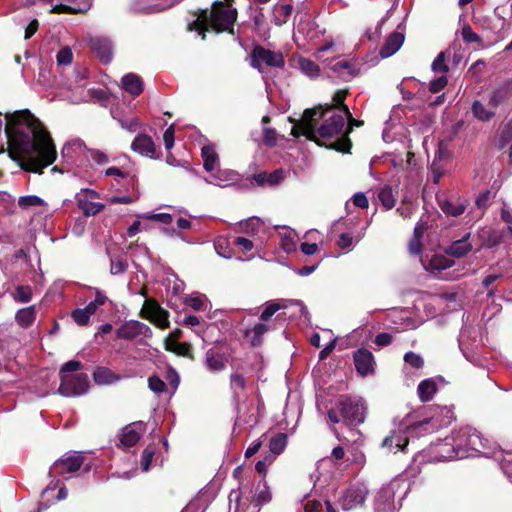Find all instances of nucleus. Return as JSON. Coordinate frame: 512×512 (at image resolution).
<instances>
[{"label":"nucleus","instance_id":"7ed1b4c3","mask_svg":"<svg viewBox=\"0 0 512 512\" xmlns=\"http://www.w3.org/2000/svg\"><path fill=\"white\" fill-rule=\"evenodd\" d=\"M324 117V113L318 108L307 109L303 114V121L296 125L292 134L294 136L304 135L309 140L316 141L331 139L342 134L345 126V117L342 113H333L329 118L325 119L323 124L315 127V121Z\"/></svg>","mask_w":512,"mask_h":512},{"label":"nucleus","instance_id":"1a4fd4ad","mask_svg":"<svg viewBox=\"0 0 512 512\" xmlns=\"http://www.w3.org/2000/svg\"><path fill=\"white\" fill-rule=\"evenodd\" d=\"M97 198H99V194L92 189H82L75 196L78 208L85 216L96 215L105 208L104 204L93 201Z\"/></svg>","mask_w":512,"mask_h":512},{"label":"nucleus","instance_id":"c9c22d12","mask_svg":"<svg viewBox=\"0 0 512 512\" xmlns=\"http://www.w3.org/2000/svg\"><path fill=\"white\" fill-rule=\"evenodd\" d=\"M378 199L386 210L394 207L396 198L390 186H383L378 191Z\"/></svg>","mask_w":512,"mask_h":512},{"label":"nucleus","instance_id":"a211bd4d","mask_svg":"<svg viewBox=\"0 0 512 512\" xmlns=\"http://www.w3.org/2000/svg\"><path fill=\"white\" fill-rule=\"evenodd\" d=\"M438 205L448 216L457 217L464 213L468 206V201L461 198H438Z\"/></svg>","mask_w":512,"mask_h":512},{"label":"nucleus","instance_id":"e2e57ef3","mask_svg":"<svg viewBox=\"0 0 512 512\" xmlns=\"http://www.w3.org/2000/svg\"><path fill=\"white\" fill-rule=\"evenodd\" d=\"M271 500V493L268 487L265 486L254 498V503L257 506L268 503Z\"/></svg>","mask_w":512,"mask_h":512},{"label":"nucleus","instance_id":"f8f14e48","mask_svg":"<svg viewBox=\"0 0 512 512\" xmlns=\"http://www.w3.org/2000/svg\"><path fill=\"white\" fill-rule=\"evenodd\" d=\"M368 489L364 485L349 487L341 498L344 510H351L362 505L367 497Z\"/></svg>","mask_w":512,"mask_h":512},{"label":"nucleus","instance_id":"f3484780","mask_svg":"<svg viewBox=\"0 0 512 512\" xmlns=\"http://www.w3.org/2000/svg\"><path fill=\"white\" fill-rule=\"evenodd\" d=\"M131 149L145 157L158 158L159 153L151 137L145 134H140L135 137L131 144Z\"/></svg>","mask_w":512,"mask_h":512},{"label":"nucleus","instance_id":"dca6fc26","mask_svg":"<svg viewBox=\"0 0 512 512\" xmlns=\"http://www.w3.org/2000/svg\"><path fill=\"white\" fill-rule=\"evenodd\" d=\"M354 364L357 372L362 376H367L374 371V356L372 352L367 349H358L354 353Z\"/></svg>","mask_w":512,"mask_h":512},{"label":"nucleus","instance_id":"a18cd8bd","mask_svg":"<svg viewBox=\"0 0 512 512\" xmlns=\"http://www.w3.org/2000/svg\"><path fill=\"white\" fill-rule=\"evenodd\" d=\"M432 71L444 75L449 68L446 64V52H440L431 65Z\"/></svg>","mask_w":512,"mask_h":512},{"label":"nucleus","instance_id":"bf43d9fd","mask_svg":"<svg viewBox=\"0 0 512 512\" xmlns=\"http://www.w3.org/2000/svg\"><path fill=\"white\" fill-rule=\"evenodd\" d=\"M461 35L466 43H476L480 41V37L468 25L462 28Z\"/></svg>","mask_w":512,"mask_h":512},{"label":"nucleus","instance_id":"6e6d98bb","mask_svg":"<svg viewBox=\"0 0 512 512\" xmlns=\"http://www.w3.org/2000/svg\"><path fill=\"white\" fill-rule=\"evenodd\" d=\"M148 386L153 392L157 394L164 392L166 389L165 382L161 380L158 376L149 377Z\"/></svg>","mask_w":512,"mask_h":512},{"label":"nucleus","instance_id":"473e14b6","mask_svg":"<svg viewBox=\"0 0 512 512\" xmlns=\"http://www.w3.org/2000/svg\"><path fill=\"white\" fill-rule=\"evenodd\" d=\"M202 158L206 171H213L218 164V155L212 145H206L202 148Z\"/></svg>","mask_w":512,"mask_h":512},{"label":"nucleus","instance_id":"4d7b16f0","mask_svg":"<svg viewBox=\"0 0 512 512\" xmlns=\"http://www.w3.org/2000/svg\"><path fill=\"white\" fill-rule=\"evenodd\" d=\"M73 53L69 47L62 48L57 53V63L59 65H68L72 62Z\"/></svg>","mask_w":512,"mask_h":512},{"label":"nucleus","instance_id":"b1692460","mask_svg":"<svg viewBox=\"0 0 512 512\" xmlns=\"http://www.w3.org/2000/svg\"><path fill=\"white\" fill-rule=\"evenodd\" d=\"M394 492L390 487H383L376 496V512L390 510L393 505Z\"/></svg>","mask_w":512,"mask_h":512},{"label":"nucleus","instance_id":"e433bc0d","mask_svg":"<svg viewBox=\"0 0 512 512\" xmlns=\"http://www.w3.org/2000/svg\"><path fill=\"white\" fill-rule=\"evenodd\" d=\"M508 97V91L505 87H499L495 89L489 96L488 107L496 112V109L501 105Z\"/></svg>","mask_w":512,"mask_h":512},{"label":"nucleus","instance_id":"4be33fe9","mask_svg":"<svg viewBox=\"0 0 512 512\" xmlns=\"http://www.w3.org/2000/svg\"><path fill=\"white\" fill-rule=\"evenodd\" d=\"M403 42H404V34H402L400 32L391 33L387 37L385 43L383 44V46L380 49V52H379L380 56L382 58H387V57L392 56L400 49Z\"/></svg>","mask_w":512,"mask_h":512},{"label":"nucleus","instance_id":"6ab92c4d","mask_svg":"<svg viewBox=\"0 0 512 512\" xmlns=\"http://www.w3.org/2000/svg\"><path fill=\"white\" fill-rule=\"evenodd\" d=\"M90 47L103 63H109L112 60V43L109 39L93 37L90 39Z\"/></svg>","mask_w":512,"mask_h":512},{"label":"nucleus","instance_id":"5701e85b","mask_svg":"<svg viewBox=\"0 0 512 512\" xmlns=\"http://www.w3.org/2000/svg\"><path fill=\"white\" fill-rule=\"evenodd\" d=\"M142 425L140 423H134L126 426L121 434V444L125 447H131L135 445L141 436Z\"/></svg>","mask_w":512,"mask_h":512},{"label":"nucleus","instance_id":"09e8293b","mask_svg":"<svg viewBox=\"0 0 512 512\" xmlns=\"http://www.w3.org/2000/svg\"><path fill=\"white\" fill-rule=\"evenodd\" d=\"M81 368V362L75 360L68 361L60 370L61 381H63V376H74L75 374L72 373L81 370Z\"/></svg>","mask_w":512,"mask_h":512},{"label":"nucleus","instance_id":"c03bdc74","mask_svg":"<svg viewBox=\"0 0 512 512\" xmlns=\"http://www.w3.org/2000/svg\"><path fill=\"white\" fill-rule=\"evenodd\" d=\"M404 362L406 365L414 369H421L424 365L423 357L420 354L411 351L405 353Z\"/></svg>","mask_w":512,"mask_h":512},{"label":"nucleus","instance_id":"f704fd0d","mask_svg":"<svg viewBox=\"0 0 512 512\" xmlns=\"http://www.w3.org/2000/svg\"><path fill=\"white\" fill-rule=\"evenodd\" d=\"M236 180V174L232 171H218L213 174L209 179H206V182L209 184H214L218 186H226L230 182Z\"/></svg>","mask_w":512,"mask_h":512},{"label":"nucleus","instance_id":"864d4df0","mask_svg":"<svg viewBox=\"0 0 512 512\" xmlns=\"http://www.w3.org/2000/svg\"><path fill=\"white\" fill-rule=\"evenodd\" d=\"M71 316L73 320L80 326L87 325L91 317L83 308L75 309Z\"/></svg>","mask_w":512,"mask_h":512},{"label":"nucleus","instance_id":"5fc2aeb1","mask_svg":"<svg viewBox=\"0 0 512 512\" xmlns=\"http://www.w3.org/2000/svg\"><path fill=\"white\" fill-rule=\"evenodd\" d=\"M448 83V79L445 75H441L440 77H437L430 81L429 83V91L432 93H438L442 89L446 87Z\"/></svg>","mask_w":512,"mask_h":512},{"label":"nucleus","instance_id":"13d9d810","mask_svg":"<svg viewBox=\"0 0 512 512\" xmlns=\"http://www.w3.org/2000/svg\"><path fill=\"white\" fill-rule=\"evenodd\" d=\"M155 451L154 449L148 447L146 448L141 456V467L143 471H148L153 460Z\"/></svg>","mask_w":512,"mask_h":512},{"label":"nucleus","instance_id":"412c9836","mask_svg":"<svg viewBox=\"0 0 512 512\" xmlns=\"http://www.w3.org/2000/svg\"><path fill=\"white\" fill-rule=\"evenodd\" d=\"M478 238L482 246L493 248L503 242L504 231L493 228H481L478 231Z\"/></svg>","mask_w":512,"mask_h":512},{"label":"nucleus","instance_id":"79ce46f5","mask_svg":"<svg viewBox=\"0 0 512 512\" xmlns=\"http://www.w3.org/2000/svg\"><path fill=\"white\" fill-rule=\"evenodd\" d=\"M347 94H348V90H346V89L338 90L333 96V101H334L335 105L339 108V110H340L339 113H342L345 116L350 117V111H349L348 107L344 104V100H345Z\"/></svg>","mask_w":512,"mask_h":512},{"label":"nucleus","instance_id":"8fccbe9b","mask_svg":"<svg viewBox=\"0 0 512 512\" xmlns=\"http://www.w3.org/2000/svg\"><path fill=\"white\" fill-rule=\"evenodd\" d=\"M284 306L280 305L277 302H268L266 303L265 309L260 315V320L263 322H268L270 318L281 308Z\"/></svg>","mask_w":512,"mask_h":512},{"label":"nucleus","instance_id":"393cba45","mask_svg":"<svg viewBox=\"0 0 512 512\" xmlns=\"http://www.w3.org/2000/svg\"><path fill=\"white\" fill-rule=\"evenodd\" d=\"M262 225V220L258 217L253 216L246 220L238 222L236 224L235 231L238 233H245L247 235L253 236L259 232Z\"/></svg>","mask_w":512,"mask_h":512},{"label":"nucleus","instance_id":"a19ab883","mask_svg":"<svg viewBox=\"0 0 512 512\" xmlns=\"http://www.w3.org/2000/svg\"><path fill=\"white\" fill-rule=\"evenodd\" d=\"M451 266V260L443 256H434L428 265L424 264L426 269L431 270H443Z\"/></svg>","mask_w":512,"mask_h":512},{"label":"nucleus","instance_id":"2f4dec72","mask_svg":"<svg viewBox=\"0 0 512 512\" xmlns=\"http://www.w3.org/2000/svg\"><path fill=\"white\" fill-rule=\"evenodd\" d=\"M293 11L290 3L276 4L273 8L274 22L276 25H282L288 21Z\"/></svg>","mask_w":512,"mask_h":512},{"label":"nucleus","instance_id":"7c9ffc66","mask_svg":"<svg viewBox=\"0 0 512 512\" xmlns=\"http://www.w3.org/2000/svg\"><path fill=\"white\" fill-rule=\"evenodd\" d=\"M93 379L98 385H109L116 382L119 377L106 367H98L93 372Z\"/></svg>","mask_w":512,"mask_h":512},{"label":"nucleus","instance_id":"72a5a7b5","mask_svg":"<svg viewBox=\"0 0 512 512\" xmlns=\"http://www.w3.org/2000/svg\"><path fill=\"white\" fill-rule=\"evenodd\" d=\"M472 113L480 121H489L495 116V111L491 110L488 105L476 100L472 104Z\"/></svg>","mask_w":512,"mask_h":512},{"label":"nucleus","instance_id":"69168bd1","mask_svg":"<svg viewBox=\"0 0 512 512\" xmlns=\"http://www.w3.org/2000/svg\"><path fill=\"white\" fill-rule=\"evenodd\" d=\"M174 125L169 126L163 135V141L167 150H170L174 145Z\"/></svg>","mask_w":512,"mask_h":512},{"label":"nucleus","instance_id":"0e129e2a","mask_svg":"<svg viewBox=\"0 0 512 512\" xmlns=\"http://www.w3.org/2000/svg\"><path fill=\"white\" fill-rule=\"evenodd\" d=\"M146 219L161 222L164 224H170L173 221L172 215L168 213H156L145 216Z\"/></svg>","mask_w":512,"mask_h":512},{"label":"nucleus","instance_id":"49530a36","mask_svg":"<svg viewBox=\"0 0 512 512\" xmlns=\"http://www.w3.org/2000/svg\"><path fill=\"white\" fill-rule=\"evenodd\" d=\"M32 290L29 286H18L13 293V298L21 303H27L31 300Z\"/></svg>","mask_w":512,"mask_h":512},{"label":"nucleus","instance_id":"603ef678","mask_svg":"<svg viewBox=\"0 0 512 512\" xmlns=\"http://www.w3.org/2000/svg\"><path fill=\"white\" fill-rule=\"evenodd\" d=\"M230 385L235 393L243 391L246 388V380L243 375L232 373L230 376Z\"/></svg>","mask_w":512,"mask_h":512},{"label":"nucleus","instance_id":"680f3d73","mask_svg":"<svg viewBox=\"0 0 512 512\" xmlns=\"http://www.w3.org/2000/svg\"><path fill=\"white\" fill-rule=\"evenodd\" d=\"M127 269V262L123 259L117 258L111 260V273L118 275Z\"/></svg>","mask_w":512,"mask_h":512},{"label":"nucleus","instance_id":"58836bf2","mask_svg":"<svg viewBox=\"0 0 512 512\" xmlns=\"http://www.w3.org/2000/svg\"><path fill=\"white\" fill-rule=\"evenodd\" d=\"M287 445V436L284 433H278L271 438L269 443L270 451L275 454H281Z\"/></svg>","mask_w":512,"mask_h":512},{"label":"nucleus","instance_id":"9d476101","mask_svg":"<svg viewBox=\"0 0 512 512\" xmlns=\"http://www.w3.org/2000/svg\"><path fill=\"white\" fill-rule=\"evenodd\" d=\"M141 314L144 318L148 319L161 329H166L169 327V313L164 310L155 300L147 299L141 310Z\"/></svg>","mask_w":512,"mask_h":512},{"label":"nucleus","instance_id":"9b49d317","mask_svg":"<svg viewBox=\"0 0 512 512\" xmlns=\"http://www.w3.org/2000/svg\"><path fill=\"white\" fill-rule=\"evenodd\" d=\"M152 330L146 324L131 320L121 325L117 331L116 336L119 339L133 340L138 336L151 337Z\"/></svg>","mask_w":512,"mask_h":512},{"label":"nucleus","instance_id":"c85d7f7f","mask_svg":"<svg viewBox=\"0 0 512 512\" xmlns=\"http://www.w3.org/2000/svg\"><path fill=\"white\" fill-rule=\"evenodd\" d=\"M437 391L436 382L432 379L421 381L417 387V393L421 402L430 401Z\"/></svg>","mask_w":512,"mask_h":512},{"label":"nucleus","instance_id":"2eb2a0df","mask_svg":"<svg viewBox=\"0 0 512 512\" xmlns=\"http://www.w3.org/2000/svg\"><path fill=\"white\" fill-rule=\"evenodd\" d=\"M328 66L336 77L345 81L351 80L359 72L355 62L346 59L332 60Z\"/></svg>","mask_w":512,"mask_h":512},{"label":"nucleus","instance_id":"aec40b11","mask_svg":"<svg viewBox=\"0 0 512 512\" xmlns=\"http://www.w3.org/2000/svg\"><path fill=\"white\" fill-rule=\"evenodd\" d=\"M227 357L218 348L212 347L205 354V364L209 371L220 372L226 368Z\"/></svg>","mask_w":512,"mask_h":512},{"label":"nucleus","instance_id":"f03ea898","mask_svg":"<svg viewBox=\"0 0 512 512\" xmlns=\"http://www.w3.org/2000/svg\"><path fill=\"white\" fill-rule=\"evenodd\" d=\"M493 451V444L470 426L460 428L451 438H446L439 447L442 460L462 459L477 455L488 457Z\"/></svg>","mask_w":512,"mask_h":512},{"label":"nucleus","instance_id":"a878e982","mask_svg":"<svg viewBox=\"0 0 512 512\" xmlns=\"http://www.w3.org/2000/svg\"><path fill=\"white\" fill-rule=\"evenodd\" d=\"M408 444V438L401 432H392L389 436L385 437L382 442V447H386L394 452L403 450Z\"/></svg>","mask_w":512,"mask_h":512},{"label":"nucleus","instance_id":"37998d69","mask_svg":"<svg viewBox=\"0 0 512 512\" xmlns=\"http://www.w3.org/2000/svg\"><path fill=\"white\" fill-rule=\"evenodd\" d=\"M44 204V201L35 195H27L21 196L18 200V205L22 209H28L30 207L41 206Z\"/></svg>","mask_w":512,"mask_h":512},{"label":"nucleus","instance_id":"6e6552de","mask_svg":"<svg viewBox=\"0 0 512 512\" xmlns=\"http://www.w3.org/2000/svg\"><path fill=\"white\" fill-rule=\"evenodd\" d=\"M283 68L285 60L281 52L271 51L261 46H256L251 53V66L261 71V65Z\"/></svg>","mask_w":512,"mask_h":512},{"label":"nucleus","instance_id":"774afa93","mask_svg":"<svg viewBox=\"0 0 512 512\" xmlns=\"http://www.w3.org/2000/svg\"><path fill=\"white\" fill-rule=\"evenodd\" d=\"M90 157L100 165H104L109 162L108 155L100 150H91Z\"/></svg>","mask_w":512,"mask_h":512},{"label":"nucleus","instance_id":"3c124183","mask_svg":"<svg viewBox=\"0 0 512 512\" xmlns=\"http://www.w3.org/2000/svg\"><path fill=\"white\" fill-rule=\"evenodd\" d=\"M471 250V245L464 241H456L450 247L452 255L462 257Z\"/></svg>","mask_w":512,"mask_h":512},{"label":"nucleus","instance_id":"4468645a","mask_svg":"<svg viewBox=\"0 0 512 512\" xmlns=\"http://www.w3.org/2000/svg\"><path fill=\"white\" fill-rule=\"evenodd\" d=\"M69 90L72 91L71 100L74 103L91 102L101 100L105 97L103 90L94 88L86 89V84L72 85L71 83Z\"/></svg>","mask_w":512,"mask_h":512},{"label":"nucleus","instance_id":"338daca9","mask_svg":"<svg viewBox=\"0 0 512 512\" xmlns=\"http://www.w3.org/2000/svg\"><path fill=\"white\" fill-rule=\"evenodd\" d=\"M234 244L243 252H249L254 248L253 242L245 237H237Z\"/></svg>","mask_w":512,"mask_h":512},{"label":"nucleus","instance_id":"052dcab7","mask_svg":"<svg viewBox=\"0 0 512 512\" xmlns=\"http://www.w3.org/2000/svg\"><path fill=\"white\" fill-rule=\"evenodd\" d=\"M263 141L265 145L273 147L277 143V133L272 128H264L263 130Z\"/></svg>","mask_w":512,"mask_h":512},{"label":"nucleus","instance_id":"f257e3e1","mask_svg":"<svg viewBox=\"0 0 512 512\" xmlns=\"http://www.w3.org/2000/svg\"><path fill=\"white\" fill-rule=\"evenodd\" d=\"M5 133L10 157L28 172L42 173L56 159L57 152L49 133L28 110L7 114Z\"/></svg>","mask_w":512,"mask_h":512},{"label":"nucleus","instance_id":"39448f33","mask_svg":"<svg viewBox=\"0 0 512 512\" xmlns=\"http://www.w3.org/2000/svg\"><path fill=\"white\" fill-rule=\"evenodd\" d=\"M366 409L361 398L341 395L328 410V419L333 425L340 422L346 425H358L365 421Z\"/></svg>","mask_w":512,"mask_h":512},{"label":"nucleus","instance_id":"4c0bfd02","mask_svg":"<svg viewBox=\"0 0 512 512\" xmlns=\"http://www.w3.org/2000/svg\"><path fill=\"white\" fill-rule=\"evenodd\" d=\"M34 307H27L20 309L16 314V320L22 327L30 326L35 320Z\"/></svg>","mask_w":512,"mask_h":512},{"label":"nucleus","instance_id":"de8ad7c7","mask_svg":"<svg viewBox=\"0 0 512 512\" xmlns=\"http://www.w3.org/2000/svg\"><path fill=\"white\" fill-rule=\"evenodd\" d=\"M185 304L195 311L205 310V298L201 295H190L185 298Z\"/></svg>","mask_w":512,"mask_h":512},{"label":"nucleus","instance_id":"423d86ee","mask_svg":"<svg viewBox=\"0 0 512 512\" xmlns=\"http://www.w3.org/2000/svg\"><path fill=\"white\" fill-rule=\"evenodd\" d=\"M85 464V456L81 452H68L56 460L50 468L53 476L72 477Z\"/></svg>","mask_w":512,"mask_h":512},{"label":"nucleus","instance_id":"ddd939ff","mask_svg":"<svg viewBox=\"0 0 512 512\" xmlns=\"http://www.w3.org/2000/svg\"><path fill=\"white\" fill-rule=\"evenodd\" d=\"M69 90L72 91L71 100L74 103L91 102L101 100L105 97L103 90L94 88L86 89V84L72 85L71 83Z\"/></svg>","mask_w":512,"mask_h":512},{"label":"nucleus","instance_id":"cd10ccee","mask_svg":"<svg viewBox=\"0 0 512 512\" xmlns=\"http://www.w3.org/2000/svg\"><path fill=\"white\" fill-rule=\"evenodd\" d=\"M122 87L130 94L137 96L143 91V83L136 74H126L122 78Z\"/></svg>","mask_w":512,"mask_h":512},{"label":"nucleus","instance_id":"ea45409f","mask_svg":"<svg viewBox=\"0 0 512 512\" xmlns=\"http://www.w3.org/2000/svg\"><path fill=\"white\" fill-rule=\"evenodd\" d=\"M300 70L309 77H316L319 74V66L312 60L303 58L299 60Z\"/></svg>","mask_w":512,"mask_h":512},{"label":"nucleus","instance_id":"c756f323","mask_svg":"<svg viewBox=\"0 0 512 512\" xmlns=\"http://www.w3.org/2000/svg\"><path fill=\"white\" fill-rule=\"evenodd\" d=\"M270 329L266 322L261 321L253 326V328L245 331L246 337H251L252 346H259L262 343L263 335Z\"/></svg>","mask_w":512,"mask_h":512},{"label":"nucleus","instance_id":"0eeeda50","mask_svg":"<svg viewBox=\"0 0 512 512\" xmlns=\"http://www.w3.org/2000/svg\"><path fill=\"white\" fill-rule=\"evenodd\" d=\"M89 386V378L85 373L63 376L58 392L65 397L81 396L87 393Z\"/></svg>","mask_w":512,"mask_h":512},{"label":"nucleus","instance_id":"bb28decb","mask_svg":"<svg viewBox=\"0 0 512 512\" xmlns=\"http://www.w3.org/2000/svg\"><path fill=\"white\" fill-rule=\"evenodd\" d=\"M284 178V173L282 170H275L271 173L260 172L253 176V180L260 186L263 185H277Z\"/></svg>","mask_w":512,"mask_h":512},{"label":"nucleus","instance_id":"20e7f679","mask_svg":"<svg viewBox=\"0 0 512 512\" xmlns=\"http://www.w3.org/2000/svg\"><path fill=\"white\" fill-rule=\"evenodd\" d=\"M237 19V10L223 2H214L211 11H201L197 19L189 24V29L196 30L200 34L210 28L216 32H232Z\"/></svg>","mask_w":512,"mask_h":512}]
</instances>
